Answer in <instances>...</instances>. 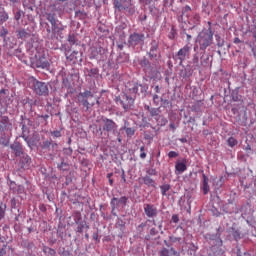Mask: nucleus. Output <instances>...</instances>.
Wrapping results in <instances>:
<instances>
[{"label": "nucleus", "mask_w": 256, "mask_h": 256, "mask_svg": "<svg viewBox=\"0 0 256 256\" xmlns=\"http://www.w3.org/2000/svg\"><path fill=\"white\" fill-rule=\"evenodd\" d=\"M213 35H215V31L211 30V28H204L198 33L195 43L200 51H206L208 47L213 45Z\"/></svg>", "instance_id": "nucleus-1"}, {"label": "nucleus", "mask_w": 256, "mask_h": 256, "mask_svg": "<svg viewBox=\"0 0 256 256\" xmlns=\"http://www.w3.org/2000/svg\"><path fill=\"white\" fill-rule=\"evenodd\" d=\"M29 87L34 91L35 95L40 97H47L49 95V85L45 82H41L36 78L32 77L29 81Z\"/></svg>", "instance_id": "nucleus-2"}, {"label": "nucleus", "mask_w": 256, "mask_h": 256, "mask_svg": "<svg viewBox=\"0 0 256 256\" xmlns=\"http://www.w3.org/2000/svg\"><path fill=\"white\" fill-rule=\"evenodd\" d=\"M181 21L195 27L201 23V16L197 13L191 14V6H185L182 10Z\"/></svg>", "instance_id": "nucleus-3"}, {"label": "nucleus", "mask_w": 256, "mask_h": 256, "mask_svg": "<svg viewBox=\"0 0 256 256\" xmlns=\"http://www.w3.org/2000/svg\"><path fill=\"white\" fill-rule=\"evenodd\" d=\"M78 101L83 105V107H86V109H91L96 103H99V100L95 98V95L91 90H85L84 92H80L78 94Z\"/></svg>", "instance_id": "nucleus-4"}, {"label": "nucleus", "mask_w": 256, "mask_h": 256, "mask_svg": "<svg viewBox=\"0 0 256 256\" xmlns=\"http://www.w3.org/2000/svg\"><path fill=\"white\" fill-rule=\"evenodd\" d=\"M189 55H191V46H189V44H186L183 48L178 50L176 54L172 56V59H174V61L177 62L178 65H183V61L189 59Z\"/></svg>", "instance_id": "nucleus-5"}, {"label": "nucleus", "mask_w": 256, "mask_h": 256, "mask_svg": "<svg viewBox=\"0 0 256 256\" xmlns=\"http://www.w3.org/2000/svg\"><path fill=\"white\" fill-rule=\"evenodd\" d=\"M114 7L117 11H126L128 15L135 13V7L131 4V0H114Z\"/></svg>", "instance_id": "nucleus-6"}, {"label": "nucleus", "mask_w": 256, "mask_h": 256, "mask_svg": "<svg viewBox=\"0 0 256 256\" xmlns=\"http://www.w3.org/2000/svg\"><path fill=\"white\" fill-rule=\"evenodd\" d=\"M145 43V34L134 32L130 34L128 39V45L130 47H137V45H143Z\"/></svg>", "instance_id": "nucleus-7"}, {"label": "nucleus", "mask_w": 256, "mask_h": 256, "mask_svg": "<svg viewBox=\"0 0 256 256\" xmlns=\"http://www.w3.org/2000/svg\"><path fill=\"white\" fill-rule=\"evenodd\" d=\"M103 126L102 128H99V131H106L107 133H115L117 131V123L115 121L108 119V118H102Z\"/></svg>", "instance_id": "nucleus-8"}, {"label": "nucleus", "mask_w": 256, "mask_h": 256, "mask_svg": "<svg viewBox=\"0 0 256 256\" xmlns=\"http://www.w3.org/2000/svg\"><path fill=\"white\" fill-rule=\"evenodd\" d=\"M124 100H119L120 105H122L124 111H129V109L135 105V98L130 97L129 95H124Z\"/></svg>", "instance_id": "nucleus-9"}, {"label": "nucleus", "mask_w": 256, "mask_h": 256, "mask_svg": "<svg viewBox=\"0 0 256 256\" xmlns=\"http://www.w3.org/2000/svg\"><path fill=\"white\" fill-rule=\"evenodd\" d=\"M144 212L146 217L153 219V217H157V207L153 204H144Z\"/></svg>", "instance_id": "nucleus-10"}, {"label": "nucleus", "mask_w": 256, "mask_h": 256, "mask_svg": "<svg viewBox=\"0 0 256 256\" xmlns=\"http://www.w3.org/2000/svg\"><path fill=\"white\" fill-rule=\"evenodd\" d=\"M185 171H187V159H183L182 161L176 162L175 174L181 175V173H185Z\"/></svg>", "instance_id": "nucleus-11"}, {"label": "nucleus", "mask_w": 256, "mask_h": 256, "mask_svg": "<svg viewBox=\"0 0 256 256\" xmlns=\"http://www.w3.org/2000/svg\"><path fill=\"white\" fill-rule=\"evenodd\" d=\"M127 201H128V199L126 196H123L120 199L114 197L111 200V207H112V209H119L120 205H127Z\"/></svg>", "instance_id": "nucleus-12"}, {"label": "nucleus", "mask_w": 256, "mask_h": 256, "mask_svg": "<svg viewBox=\"0 0 256 256\" xmlns=\"http://www.w3.org/2000/svg\"><path fill=\"white\" fill-rule=\"evenodd\" d=\"M67 61L71 63H81L83 59H79V51H73L71 54H66Z\"/></svg>", "instance_id": "nucleus-13"}, {"label": "nucleus", "mask_w": 256, "mask_h": 256, "mask_svg": "<svg viewBox=\"0 0 256 256\" xmlns=\"http://www.w3.org/2000/svg\"><path fill=\"white\" fill-rule=\"evenodd\" d=\"M203 181H202V186H201V190L203 191L204 195H207L210 191L209 188V178L207 177V175L203 174Z\"/></svg>", "instance_id": "nucleus-14"}, {"label": "nucleus", "mask_w": 256, "mask_h": 256, "mask_svg": "<svg viewBox=\"0 0 256 256\" xmlns=\"http://www.w3.org/2000/svg\"><path fill=\"white\" fill-rule=\"evenodd\" d=\"M11 123H9V117L7 116H2L0 120V131H7L9 130V126Z\"/></svg>", "instance_id": "nucleus-15"}, {"label": "nucleus", "mask_w": 256, "mask_h": 256, "mask_svg": "<svg viewBox=\"0 0 256 256\" xmlns=\"http://www.w3.org/2000/svg\"><path fill=\"white\" fill-rule=\"evenodd\" d=\"M157 49H159V44L157 43V41L153 40L151 42V47L149 52V56L151 57V59L157 57Z\"/></svg>", "instance_id": "nucleus-16"}, {"label": "nucleus", "mask_w": 256, "mask_h": 256, "mask_svg": "<svg viewBox=\"0 0 256 256\" xmlns=\"http://www.w3.org/2000/svg\"><path fill=\"white\" fill-rule=\"evenodd\" d=\"M45 15H46L47 21H49L53 29V27H55L59 23V21H57V19L55 18V14L53 13H46Z\"/></svg>", "instance_id": "nucleus-17"}, {"label": "nucleus", "mask_w": 256, "mask_h": 256, "mask_svg": "<svg viewBox=\"0 0 256 256\" xmlns=\"http://www.w3.org/2000/svg\"><path fill=\"white\" fill-rule=\"evenodd\" d=\"M11 149L14 151L16 157H21L23 155V147L19 144H14L11 146Z\"/></svg>", "instance_id": "nucleus-18"}, {"label": "nucleus", "mask_w": 256, "mask_h": 256, "mask_svg": "<svg viewBox=\"0 0 256 256\" xmlns=\"http://www.w3.org/2000/svg\"><path fill=\"white\" fill-rule=\"evenodd\" d=\"M17 37L18 39H29V37H31V34L29 32H26L25 29H22L17 31Z\"/></svg>", "instance_id": "nucleus-19"}, {"label": "nucleus", "mask_w": 256, "mask_h": 256, "mask_svg": "<svg viewBox=\"0 0 256 256\" xmlns=\"http://www.w3.org/2000/svg\"><path fill=\"white\" fill-rule=\"evenodd\" d=\"M142 181H143L144 185H147L148 187H155V180L149 176H144L142 178Z\"/></svg>", "instance_id": "nucleus-20"}, {"label": "nucleus", "mask_w": 256, "mask_h": 256, "mask_svg": "<svg viewBox=\"0 0 256 256\" xmlns=\"http://www.w3.org/2000/svg\"><path fill=\"white\" fill-rule=\"evenodd\" d=\"M64 29L65 27L60 22H58L57 25L52 28V33L54 35H59Z\"/></svg>", "instance_id": "nucleus-21"}, {"label": "nucleus", "mask_w": 256, "mask_h": 256, "mask_svg": "<svg viewBox=\"0 0 256 256\" xmlns=\"http://www.w3.org/2000/svg\"><path fill=\"white\" fill-rule=\"evenodd\" d=\"M5 211H7V205L1 202L0 203V221L5 218Z\"/></svg>", "instance_id": "nucleus-22"}, {"label": "nucleus", "mask_w": 256, "mask_h": 256, "mask_svg": "<svg viewBox=\"0 0 256 256\" xmlns=\"http://www.w3.org/2000/svg\"><path fill=\"white\" fill-rule=\"evenodd\" d=\"M129 93L137 95L139 93V84H132V87L128 88Z\"/></svg>", "instance_id": "nucleus-23"}, {"label": "nucleus", "mask_w": 256, "mask_h": 256, "mask_svg": "<svg viewBox=\"0 0 256 256\" xmlns=\"http://www.w3.org/2000/svg\"><path fill=\"white\" fill-rule=\"evenodd\" d=\"M173 255V252H171V248L167 249V248H162L159 252V256H171Z\"/></svg>", "instance_id": "nucleus-24"}, {"label": "nucleus", "mask_w": 256, "mask_h": 256, "mask_svg": "<svg viewBox=\"0 0 256 256\" xmlns=\"http://www.w3.org/2000/svg\"><path fill=\"white\" fill-rule=\"evenodd\" d=\"M160 189H161V193H162L163 197H165V195H167V191H169L171 189V185L164 184V185L160 186Z\"/></svg>", "instance_id": "nucleus-25"}, {"label": "nucleus", "mask_w": 256, "mask_h": 256, "mask_svg": "<svg viewBox=\"0 0 256 256\" xmlns=\"http://www.w3.org/2000/svg\"><path fill=\"white\" fill-rule=\"evenodd\" d=\"M88 77H97L99 75V69L97 68H92L90 70H87Z\"/></svg>", "instance_id": "nucleus-26"}, {"label": "nucleus", "mask_w": 256, "mask_h": 256, "mask_svg": "<svg viewBox=\"0 0 256 256\" xmlns=\"http://www.w3.org/2000/svg\"><path fill=\"white\" fill-rule=\"evenodd\" d=\"M58 169H60V171H68L69 164L67 162H61L60 164H58Z\"/></svg>", "instance_id": "nucleus-27"}, {"label": "nucleus", "mask_w": 256, "mask_h": 256, "mask_svg": "<svg viewBox=\"0 0 256 256\" xmlns=\"http://www.w3.org/2000/svg\"><path fill=\"white\" fill-rule=\"evenodd\" d=\"M227 143L229 147H235V145H237V143L239 142L237 141V139H235V137H230L228 138Z\"/></svg>", "instance_id": "nucleus-28"}, {"label": "nucleus", "mask_w": 256, "mask_h": 256, "mask_svg": "<svg viewBox=\"0 0 256 256\" xmlns=\"http://www.w3.org/2000/svg\"><path fill=\"white\" fill-rule=\"evenodd\" d=\"M9 19V14L7 12H2L0 14V23H5Z\"/></svg>", "instance_id": "nucleus-29"}, {"label": "nucleus", "mask_w": 256, "mask_h": 256, "mask_svg": "<svg viewBox=\"0 0 256 256\" xmlns=\"http://www.w3.org/2000/svg\"><path fill=\"white\" fill-rule=\"evenodd\" d=\"M149 223H151V220L148 219L145 222H142L139 226H138V231H143V229H145V227H147V225H149Z\"/></svg>", "instance_id": "nucleus-30"}, {"label": "nucleus", "mask_w": 256, "mask_h": 256, "mask_svg": "<svg viewBox=\"0 0 256 256\" xmlns=\"http://www.w3.org/2000/svg\"><path fill=\"white\" fill-rule=\"evenodd\" d=\"M127 137H133L135 135V128H125Z\"/></svg>", "instance_id": "nucleus-31"}, {"label": "nucleus", "mask_w": 256, "mask_h": 256, "mask_svg": "<svg viewBox=\"0 0 256 256\" xmlns=\"http://www.w3.org/2000/svg\"><path fill=\"white\" fill-rule=\"evenodd\" d=\"M215 37H216L217 45H218L219 47H223V45L225 44V42L221 39V36H219V34H216Z\"/></svg>", "instance_id": "nucleus-32"}, {"label": "nucleus", "mask_w": 256, "mask_h": 256, "mask_svg": "<svg viewBox=\"0 0 256 256\" xmlns=\"http://www.w3.org/2000/svg\"><path fill=\"white\" fill-rule=\"evenodd\" d=\"M76 17H78V19H86L87 13L78 11V12H76Z\"/></svg>", "instance_id": "nucleus-33"}, {"label": "nucleus", "mask_w": 256, "mask_h": 256, "mask_svg": "<svg viewBox=\"0 0 256 256\" xmlns=\"http://www.w3.org/2000/svg\"><path fill=\"white\" fill-rule=\"evenodd\" d=\"M140 151H141V153H140V158H141V159H146L147 153H145V146H141V147H140Z\"/></svg>", "instance_id": "nucleus-34"}, {"label": "nucleus", "mask_w": 256, "mask_h": 256, "mask_svg": "<svg viewBox=\"0 0 256 256\" xmlns=\"http://www.w3.org/2000/svg\"><path fill=\"white\" fill-rule=\"evenodd\" d=\"M150 115H151V117H157V115H159V109L151 108Z\"/></svg>", "instance_id": "nucleus-35"}, {"label": "nucleus", "mask_w": 256, "mask_h": 256, "mask_svg": "<svg viewBox=\"0 0 256 256\" xmlns=\"http://www.w3.org/2000/svg\"><path fill=\"white\" fill-rule=\"evenodd\" d=\"M192 62L194 65H196V67H198L199 66V55L194 54Z\"/></svg>", "instance_id": "nucleus-36"}, {"label": "nucleus", "mask_w": 256, "mask_h": 256, "mask_svg": "<svg viewBox=\"0 0 256 256\" xmlns=\"http://www.w3.org/2000/svg\"><path fill=\"white\" fill-rule=\"evenodd\" d=\"M168 157H169V159H175V157H179V153H177L175 151H170L168 153Z\"/></svg>", "instance_id": "nucleus-37"}, {"label": "nucleus", "mask_w": 256, "mask_h": 256, "mask_svg": "<svg viewBox=\"0 0 256 256\" xmlns=\"http://www.w3.org/2000/svg\"><path fill=\"white\" fill-rule=\"evenodd\" d=\"M49 147H51V141L46 140L42 143V149H49Z\"/></svg>", "instance_id": "nucleus-38"}, {"label": "nucleus", "mask_w": 256, "mask_h": 256, "mask_svg": "<svg viewBox=\"0 0 256 256\" xmlns=\"http://www.w3.org/2000/svg\"><path fill=\"white\" fill-rule=\"evenodd\" d=\"M116 227H120V228L125 227V222L121 219H118V221L116 222Z\"/></svg>", "instance_id": "nucleus-39"}, {"label": "nucleus", "mask_w": 256, "mask_h": 256, "mask_svg": "<svg viewBox=\"0 0 256 256\" xmlns=\"http://www.w3.org/2000/svg\"><path fill=\"white\" fill-rule=\"evenodd\" d=\"M51 135H53V137L59 138L61 137V131L59 130L53 131L51 132Z\"/></svg>", "instance_id": "nucleus-40"}, {"label": "nucleus", "mask_w": 256, "mask_h": 256, "mask_svg": "<svg viewBox=\"0 0 256 256\" xmlns=\"http://www.w3.org/2000/svg\"><path fill=\"white\" fill-rule=\"evenodd\" d=\"M48 254L51 256H55L57 255V251H55V249L53 248H48Z\"/></svg>", "instance_id": "nucleus-41"}, {"label": "nucleus", "mask_w": 256, "mask_h": 256, "mask_svg": "<svg viewBox=\"0 0 256 256\" xmlns=\"http://www.w3.org/2000/svg\"><path fill=\"white\" fill-rule=\"evenodd\" d=\"M171 253L172 255L170 256H181V254L177 250H175V248H171Z\"/></svg>", "instance_id": "nucleus-42"}, {"label": "nucleus", "mask_w": 256, "mask_h": 256, "mask_svg": "<svg viewBox=\"0 0 256 256\" xmlns=\"http://www.w3.org/2000/svg\"><path fill=\"white\" fill-rule=\"evenodd\" d=\"M21 15H23V12H21V11L16 12V14H15V20H16V21H19V19H21Z\"/></svg>", "instance_id": "nucleus-43"}, {"label": "nucleus", "mask_w": 256, "mask_h": 256, "mask_svg": "<svg viewBox=\"0 0 256 256\" xmlns=\"http://www.w3.org/2000/svg\"><path fill=\"white\" fill-rule=\"evenodd\" d=\"M172 222H173V223H179V216H178L177 214H174V215L172 216Z\"/></svg>", "instance_id": "nucleus-44"}, {"label": "nucleus", "mask_w": 256, "mask_h": 256, "mask_svg": "<svg viewBox=\"0 0 256 256\" xmlns=\"http://www.w3.org/2000/svg\"><path fill=\"white\" fill-rule=\"evenodd\" d=\"M233 236L236 241H239V239H241V234H239V232L237 231L234 232Z\"/></svg>", "instance_id": "nucleus-45"}, {"label": "nucleus", "mask_w": 256, "mask_h": 256, "mask_svg": "<svg viewBox=\"0 0 256 256\" xmlns=\"http://www.w3.org/2000/svg\"><path fill=\"white\" fill-rule=\"evenodd\" d=\"M208 5H209V3L203 2V3H202V11L207 12V7H208Z\"/></svg>", "instance_id": "nucleus-46"}, {"label": "nucleus", "mask_w": 256, "mask_h": 256, "mask_svg": "<svg viewBox=\"0 0 256 256\" xmlns=\"http://www.w3.org/2000/svg\"><path fill=\"white\" fill-rule=\"evenodd\" d=\"M157 233H159V232L157 231V229L151 228V230H150V235L155 236V235H157Z\"/></svg>", "instance_id": "nucleus-47"}, {"label": "nucleus", "mask_w": 256, "mask_h": 256, "mask_svg": "<svg viewBox=\"0 0 256 256\" xmlns=\"http://www.w3.org/2000/svg\"><path fill=\"white\" fill-rule=\"evenodd\" d=\"M121 179H122L123 183H127V178L125 177V171L122 172Z\"/></svg>", "instance_id": "nucleus-48"}, {"label": "nucleus", "mask_w": 256, "mask_h": 256, "mask_svg": "<svg viewBox=\"0 0 256 256\" xmlns=\"http://www.w3.org/2000/svg\"><path fill=\"white\" fill-rule=\"evenodd\" d=\"M18 193H25V187L18 186Z\"/></svg>", "instance_id": "nucleus-49"}, {"label": "nucleus", "mask_w": 256, "mask_h": 256, "mask_svg": "<svg viewBox=\"0 0 256 256\" xmlns=\"http://www.w3.org/2000/svg\"><path fill=\"white\" fill-rule=\"evenodd\" d=\"M153 101L154 103H159V96L157 94L153 96Z\"/></svg>", "instance_id": "nucleus-50"}, {"label": "nucleus", "mask_w": 256, "mask_h": 256, "mask_svg": "<svg viewBox=\"0 0 256 256\" xmlns=\"http://www.w3.org/2000/svg\"><path fill=\"white\" fill-rule=\"evenodd\" d=\"M7 254V251L5 250V248H2L0 250V256H5Z\"/></svg>", "instance_id": "nucleus-51"}, {"label": "nucleus", "mask_w": 256, "mask_h": 256, "mask_svg": "<svg viewBox=\"0 0 256 256\" xmlns=\"http://www.w3.org/2000/svg\"><path fill=\"white\" fill-rule=\"evenodd\" d=\"M169 127H170V129H172V131H175L177 129L175 127V123H170Z\"/></svg>", "instance_id": "nucleus-52"}, {"label": "nucleus", "mask_w": 256, "mask_h": 256, "mask_svg": "<svg viewBox=\"0 0 256 256\" xmlns=\"http://www.w3.org/2000/svg\"><path fill=\"white\" fill-rule=\"evenodd\" d=\"M193 37L191 36V34H186V40L189 43V41H191Z\"/></svg>", "instance_id": "nucleus-53"}, {"label": "nucleus", "mask_w": 256, "mask_h": 256, "mask_svg": "<svg viewBox=\"0 0 256 256\" xmlns=\"http://www.w3.org/2000/svg\"><path fill=\"white\" fill-rule=\"evenodd\" d=\"M208 28L210 31H213L212 23L210 21L207 22Z\"/></svg>", "instance_id": "nucleus-54"}, {"label": "nucleus", "mask_w": 256, "mask_h": 256, "mask_svg": "<svg viewBox=\"0 0 256 256\" xmlns=\"http://www.w3.org/2000/svg\"><path fill=\"white\" fill-rule=\"evenodd\" d=\"M251 33H252L254 39H256V27L251 30Z\"/></svg>", "instance_id": "nucleus-55"}, {"label": "nucleus", "mask_w": 256, "mask_h": 256, "mask_svg": "<svg viewBox=\"0 0 256 256\" xmlns=\"http://www.w3.org/2000/svg\"><path fill=\"white\" fill-rule=\"evenodd\" d=\"M41 117V119H44V121H47V119H49V115H42V116H40Z\"/></svg>", "instance_id": "nucleus-56"}, {"label": "nucleus", "mask_w": 256, "mask_h": 256, "mask_svg": "<svg viewBox=\"0 0 256 256\" xmlns=\"http://www.w3.org/2000/svg\"><path fill=\"white\" fill-rule=\"evenodd\" d=\"M234 43L235 44L241 43V39H239L238 37L234 38Z\"/></svg>", "instance_id": "nucleus-57"}, {"label": "nucleus", "mask_w": 256, "mask_h": 256, "mask_svg": "<svg viewBox=\"0 0 256 256\" xmlns=\"http://www.w3.org/2000/svg\"><path fill=\"white\" fill-rule=\"evenodd\" d=\"M46 67H49V62H44L42 64V68L45 69Z\"/></svg>", "instance_id": "nucleus-58"}, {"label": "nucleus", "mask_w": 256, "mask_h": 256, "mask_svg": "<svg viewBox=\"0 0 256 256\" xmlns=\"http://www.w3.org/2000/svg\"><path fill=\"white\" fill-rule=\"evenodd\" d=\"M24 159H25L26 163H30L31 162V158L29 156L24 157Z\"/></svg>", "instance_id": "nucleus-59"}, {"label": "nucleus", "mask_w": 256, "mask_h": 256, "mask_svg": "<svg viewBox=\"0 0 256 256\" xmlns=\"http://www.w3.org/2000/svg\"><path fill=\"white\" fill-rule=\"evenodd\" d=\"M106 177H107V179H112L111 177H113V173H108V174L106 175Z\"/></svg>", "instance_id": "nucleus-60"}, {"label": "nucleus", "mask_w": 256, "mask_h": 256, "mask_svg": "<svg viewBox=\"0 0 256 256\" xmlns=\"http://www.w3.org/2000/svg\"><path fill=\"white\" fill-rule=\"evenodd\" d=\"M160 88H159V86H155V93H160Z\"/></svg>", "instance_id": "nucleus-61"}, {"label": "nucleus", "mask_w": 256, "mask_h": 256, "mask_svg": "<svg viewBox=\"0 0 256 256\" xmlns=\"http://www.w3.org/2000/svg\"><path fill=\"white\" fill-rule=\"evenodd\" d=\"M149 63V61H147V60H143L142 62H141V65L143 66V65H147Z\"/></svg>", "instance_id": "nucleus-62"}, {"label": "nucleus", "mask_w": 256, "mask_h": 256, "mask_svg": "<svg viewBox=\"0 0 256 256\" xmlns=\"http://www.w3.org/2000/svg\"><path fill=\"white\" fill-rule=\"evenodd\" d=\"M7 33H8V32H7V29H4V30H3V33L1 34V36L3 37V36H5V35H7Z\"/></svg>", "instance_id": "nucleus-63"}, {"label": "nucleus", "mask_w": 256, "mask_h": 256, "mask_svg": "<svg viewBox=\"0 0 256 256\" xmlns=\"http://www.w3.org/2000/svg\"><path fill=\"white\" fill-rule=\"evenodd\" d=\"M180 141L181 143H187V138H181Z\"/></svg>", "instance_id": "nucleus-64"}]
</instances>
